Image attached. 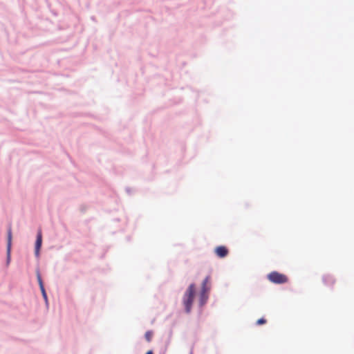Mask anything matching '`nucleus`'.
<instances>
[{"instance_id": "1", "label": "nucleus", "mask_w": 354, "mask_h": 354, "mask_svg": "<svg viewBox=\"0 0 354 354\" xmlns=\"http://www.w3.org/2000/svg\"><path fill=\"white\" fill-rule=\"evenodd\" d=\"M195 285L192 283L189 286L183 295V303L185 306V311L187 313H190L192 310V304L195 297Z\"/></svg>"}, {"instance_id": "2", "label": "nucleus", "mask_w": 354, "mask_h": 354, "mask_svg": "<svg viewBox=\"0 0 354 354\" xmlns=\"http://www.w3.org/2000/svg\"><path fill=\"white\" fill-rule=\"evenodd\" d=\"M211 289V277L207 276L201 285V290L199 295V305L203 306L207 301L209 297V292Z\"/></svg>"}, {"instance_id": "3", "label": "nucleus", "mask_w": 354, "mask_h": 354, "mask_svg": "<svg viewBox=\"0 0 354 354\" xmlns=\"http://www.w3.org/2000/svg\"><path fill=\"white\" fill-rule=\"evenodd\" d=\"M268 278L271 282L278 284L285 283L288 281V278L286 275L276 271L270 272L268 275Z\"/></svg>"}, {"instance_id": "4", "label": "nucleus", "mask_w": 354, "mask_h": 354, "mask_svg": "<svg viewBox=\"0 0 354 354\" xmlns=\"http://www.w3.org/2000/svg\"><path fill=\"white\" fill-rule=\"evenodd\" d=\"M41 243H42V234H41V230H39L37 232V239H36V242H35V255L37 257L39 256V250H40V248L41 247Z\"/></svg>"}, {"instance_id": "5", "label": "nucleus", "mask_w": 354, "mask_h": 354, "mask_svg": "<svg viewBox=\"0 0 354 354\" xmlns=\"http://www.w3.org/2000/svg\"><path fill=\"white\" fill-rule=\"evenodd\" d=\"M215 253L219 258H224L228 254V249L225 246H218L215 248Z\"/></svg>"}, {"instance_id": "6", "label": "nucleus", "mask_w": 354, "mask_h": 354, "mask_svg": "<svg viewBox=\"0 0 354 354\" xmlns=\"http://www.w3.org/2000/svg\"><path fill=\"white\" fill-rule=\"evenodd\" d=\"M323 281H324V284L327 286H331L335 283V280H334L333 277L328 274L324 275L323 277Z\"/></svg>"}, {"instance_id": "7", "label": "nucleus", "mask_w": 354, "mask_h": 354, "mask_svg": "<svg viewBox=\"0 0 354 354\" xmlns=\"http://www.w3.org/2000/svg\"><path fill=\"white\" fill-rule=\"evenodd\" d=\"M11 240H12V232H11V230L10 229L8 230V259H10Z\"/></svg>"}, {"instance_id": "8", "label": "nucleus", "mask_w": 354, "mask_h": 354, "mask_svg": "<svg viewBox=\"0 0 354 354\" xmlns=\"http://www.w3.org/2000/svg\"><path fill=\"white\" fill-rule=\"evenodd\" d=\"M152 335H153V333L151 331H147L145 335L146 340L149 342H151Z\"/></svg>"}, {"instance_id": "9", "label": "nucleus", "mask_w": 354, "mask_h": 354, "mask_svg": "<svg viewBox=\"0 0 354 354\" xmlns=\"http://www.w3.org/2000/svg\"><path fill=\"white\" fill-rule=\"evenodd\" d=\"M37 280L39 282V288L44 286L41 275L39 272H37Z\"/></svg>"}, {"instance_id": "10", "label": "nucleus", "mask_w": 354, "mask_h": 354, "mask_svg": "<svg viewBox=\"0 0 354 354\" xmlns=\"http://www.w3.org/2000/svg\"><path fill=\"white\" fill-rule=\"evenodd\" d=\"M267 322L266 319H264V318H261V319H259L257 321V325H261V324H264Z\"/></svg>"}, {"instance_id": "11", "label": "nucleus", "mask_w": 354, "mask_h": 354, "mask_svg": "<svg viewBox=\"0 0 354 354\" xmlns=\"http://www.w3.org/2000/svg\"><path fill=\"white\" fill-rule=\"evenodd\" d=\"M40 290L41 291V293H42V295H43L44 299L46 301H47V295H46V292L45 289H44V286L40 287Z\"/></svg>"}, {"instance_id": "12", "label": "nucleus", "mask_w": 354, "mask_h": 354, "mask_svg": "<svg viewBox=\"0 0 354 354\" xmlns=\"http://www.w3.org/2000/svg\"><path fill=\"white\" fill-rule=\"evenodd\" d=\"M146 354H153V351H149L147 352Z\"/></svg>"}]
</instances>
